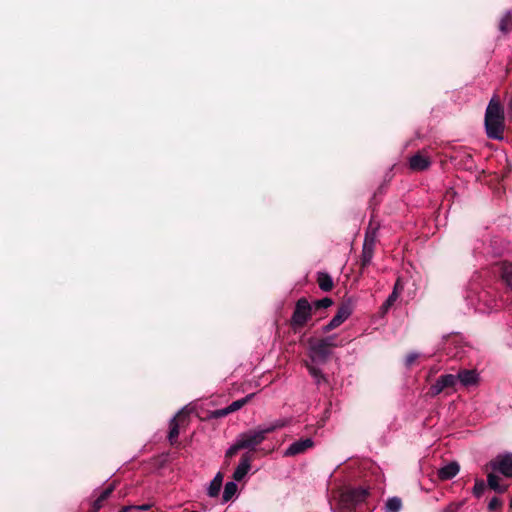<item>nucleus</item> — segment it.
<instances>
[{"label": "nucleus", "mask_w": 512, "mask_h": 512, "mask_svg": "<svg viewBox=\"0 0 512 512\" xmlns=\"http://www.w3.org/2000/svg\"><path fill=\"white\" fill-rule=\"evenodd\" d=\"M504 108L496 97L491 98L485 112V130L490 139L502 140L505 128Z\"/></svg>", "instance_id": "obj_1"}, {"label": "nucleus", "mask_w": 512, "mask_h": 512, "mask_svg": "<svg viewBox=\"0 0 512 512\" xmlns=\"http://www.w3.org/2000/svg\"><path fill=\"white\" fill-rule=\"evenodd\" d=\"M369 491L365 488H352L340 493L337 507H330L331 512H355L366 501Z\"/></svg>", "instance_id": "obj_2"}, {"label": "nucleus", "mask_w": 512, "mask_h": 512, "mask_svg": "<svg viewBox=\"0 0 512 512\" xmlns=\"http://www.w3.org/2000/svg\"><path fill=\"white\" fill-rule=\"evenodd\" d=\"M313 306L306 298H300L295 304L290 326L296 332L305 327L312 318Z\"/></svg>", "instance_id": "obj_3"}, {"label": "nucleus", "mask_w": 512, "mask_h": 512, "mask_svg": "<svg viewBox=\"0 0 512 512\" xmlns=\"http://www.w3.org/2000/svg\"><path fill=\"white\" fill-rule=\"evenodd\" d=\"M458 381L456 373H447L440 375L435 383L429 388V394L432 397L438 396L442 392H446L449 395L451 392L458 391Z\"/></svg>", "instance_id": "obj_4"}, {"label": "nucleus", "mask_w": 512, "mask_h": 512, "mask_svg": "<svg viewBox=\"0 0 512 512\" xmlns=\"http://www.w3.org/2000/svg\"><path fill=\"white\" fill-rule=\"evenodd\" d=\"M330 354H309V358L304 360L310 375L314 378L317 385L325 382L326 379L322 373L323 366L327 363Z\"/></svg>", "instance_id": "obj_5"}, {"label": "nucleus", "mask_w": 512, "mask_h": 512, "mask_svg": "<svg viewBox=\"0 0 512 512\" xmlns=\"http://www.w3.org/2000/svg\"><path fill=\"white\" fill-rule=\"evenodd\" d=\"M237 438L240 442V447L249 451H255L256 447L265 440L266 433L262 426H258L255 429L240 433Z\"/></svg>", "instance_id": "obj_6"}, {"label": "nucleus", "mask_w": 512, "mask_h": 512, "mask_svg": "<svg viewBox=\"0 0 512 512\" xmlns=\"http://www.w3.org/2000/svg\"><path fill=\"white\" fill-rule=\"evenodd\" d=\"M377 242V227H372L369 225V228L366 231L363 247H362V255H361V265L362 267L368 266L374 255V249Z\"/></svg>", "instance_id": "obj_7"}, {"label": "nucleus", "mask_w": 512, "mask_h": 512, "mask_svg": "<svg viewBox=\"0 0 512 512\" xmlns=\"http://www.w3.org/2000/svg\"><path fill=\"white\" fill-rule=\"evenodd\" d=\"M459 389L471 390L477 388L481 381L480 373L477 369L461 368L456 371Z\"/></svg>", "instance_id": "obj_8"}, {"label": "nucleus", "mask_w": 512, "mask_h": 512, "mask_svg": "<svg viewBox=\"0 0 512 512\" xmlns=\"http://www.w3.org/2000/svg\"><path fill=\"white\" fill-rule=\"evenodd\" d=\"M444 350H456L458 352H465L466 350L475 349V345L471 340H468L461 334L454 333L444 337Z\"/></svg>", "instance_id": "obj_9"}, {"label": "nucleus", "mask_w": 512, "mask_h": 512, "mask_svg": "<svg viewBox=\"0 0 512 512\" xmlns=\"http://www.w3.org/2000/svg\"><path fill=\"white\" fill-rule=\"evenodd\" d=\"M353 312V303L351 300H347L343 302L337 310L335 316L330 320V322L325 326L326 331H330L332 329L340 326L345 320H347Z\"/></svg>", "instance_id": "obj_10"}, {"label": "nucleus", "mask_w": 512, "mask_h": 512, "mask_svg": "<svg viewBox=\"0 0 512 512\" xmlns=\"http://www.w3.org/2000/svg\"><path fill=\"white\" fill-rule=\"evenodd\" d=\"M254 395H255L254 393L248 394L241 399L233 401L230 405H228L225 408L214 410L211 412L210 417L215 418V419L225 417L228 414L241 409L245 404H247L254 397Z\"/></svg>", "instance_id": "obj_11"}, {"label": "nucleus", "mask_w": 512, "mask_h": 512, "mask_svg": "<svg viewBox=\"0 0 512 512\" xmlns=\"http://www.w3.org/2000/svg\"><path fill=\"white\" fill-rule=\"evenodd\" d=\"M494 470L499 471L505 477H512V453L499 455L492 463Z\"/></svg>", "instance_id": "obj_12"}, {"label": "nucleus", "mask_w": 512, "mask_h": 512, "mask_svg": "<svg viewBox=\"0 0 512 512\" xmlns=\"http://www.w3.org/2000/svg\"><path fill=\"white\" fill-rule=\"evenodd\" d=\"M314 446L311 438L300 439L291 443L284 451V456L292 457L304 453Z\"/></svg>", "instance_id": "obj_13"}, {"label": "nucleus", "mask_w": 512, "mask_h": 512, "mask_svg": "<svg viewBox=\"0 0 512 512\" xmlns=\"http://www.w3.org/2000/svg\"><path fill=\"white\" fill-rule=\"evenodd\" d=\"M252 455L250 452H246L242 455L241 460L233 473V479L235 481H241L248 474L251 469Z\"/></svg>", "instance_id": "obj_14"}, {"label": "nucleus", "mask_w": 512, "mask_h": 512, "mask_svg": "<svg viewBox=\"0 0 512 512\" xmlns=\"http://www.w3.org/2000/svg\"><path fill=\"white\" fill-rule=\"evenodd\" d=\"M430 165L431 161L429 157L421 153H417L409 159V167L413 171H424L428 169Z\"/></svg>", "instance_id": "obj_15"}, {"label": "nucleus", "mask_w": 512, "mask_h": 512, "mask_svg": "<svg viewBox=\"0 0 512 512\" xmlns=\"http://www.w3.org/2000/svg\"><path fill=\"white\" fill-rule=\"evenodd\" d=\"M459 470L457 462H450L438 470V477L441 480H450L458 474Z\"/></svg>", "instance_id": "obj_16"}, {"label": "nucleus", "mask_w": 512, "mask_h": 512, "mask_svg": "<svg viewBox=\"0 0 512 512\" xmlns=\"http://www.w3.org/2000/svg\"><path fill=\"white\" fill-rule=\"evenodd\" d=\"M186 408L181 409L177 415L171 418L170 420V429L168 433V440L171 444H174L179 435V424L176 420L177 417H180V421H182V415L185 413Z\"/></svg>", "instance_id": "obj_17"}, {"label": "nucleus", "mask_w": 512, "mask_h": 512, "mask_svg": "<svg viewBox=\"0 0 512 512\" xmlns=\"http://www.w3.org/2000/svg\"><path fill=\"white\" fill-rule=\"evenodd\" d=\"M223 482V476L220 472H218L214 478L209 483V486L207 488V494L210 497H216L218 496L221 486Z\"/></svg>", "instance_id": "obj_18"}, {"label": "nucleus", "mask_w": 512, "mask_h": 512, "mask_svg": "<svg viewBox=\"0 0 512 512\" xmlns=\"http://www.w3.org/2000/svg\"><path fill=\"white\" fill-rule=\"evenodd\" d=\"M317 283L319 285V288L325 292L330 291L334 285L332 277L328 273H325V272L318 273Z\"/></svg>", "instance_id": "obj_19"}, {"label": "nucleus", "mask_w": 512, "mask_h": 512, "mask_svg": "<svg viewBox=\"0 0 512 512\" xmlns=\"http://www.w3.org/2000/svg\"><path fill=\"white\" fill-rule=\"evenodd\" d=\"M290 423V419L280 418L276 419L268 425L262 426L264 432L267 434L274 432L277 429L284 428Z\"/></svg>", "instance_id": "obj_20"}, {"label": "nucleus", "mask_w": 512, "mask_h": 512, "mask_svg": "<svg viewBox=\"0 0 512 512\" xmlns=\"http://www.w3.org/2000/svg\"><path fill=\"white\" fill-rule=\"evenodd\" d=\"M501 278L512 290V263L503 262L501 265Z\"/></svg>", "instance_id": "obj_21"}, {"label": "nucleus", "mask_w": 512, "mask_h": 512, "mask_svg": "<svg viewBox=\"0 0 512 512\" xmlns=\"http://www.w3.org/2000/svg\"><path fill=\"white\" fill-rule=\"evenodd\" d=\"M402 508V501L399 497H390L387 499L384 511L385 512H400Z\"/></svg>", "instance_id": "obj_22"}, {"label": "nucleus", "mask_w": 512, "mask_h": 512, "mask_svg": "<svg viewBox=\"0 0 512 512\" xmlns=\"http://www.w3.org/2000/svg\"><path fill=\"white\" fill-rule=\"evenodd\" d=\"M237 492V484L236 481H229L224 486V491L222 495L223 502H228L233 498V496Z\"/></svg>", "instance_id": "obj_23"}, {"label": "nucleus", "mask_w": 512, "mask_h": 512, "mask_svg": "<svg viewBox=\"0 0 512 512\" xmlns=\"http://www.w3.org/2000/svg\"><path fill=\"white\" fill-rule=\"evenodd\" d=\"M487 482L489 487L498 493H503L507 489V486L499 484V477L495 474L490 473L487 477Z\"/></svg>", "instance_id": "obj_24"}, {"label": "nucleus", "mask_w": 512, "mask_h": 512, "mask_svg": "<svg viewBox=\"0 0 512 512\" xmlns=\"http://www.w3.org/2000/svg\"><path fill=\"white\" fill-rule=\"evenodd\" d=\"M397 299H398V292L392 291V293L388 296L386 301L382 304V306L380 308L381 313L383 315L386 314Z\"/></svg>", "instance_id": "obj_25"}, {"label": "nucleus", "mask_w": 512, "mask_h": 512, "mask_svg": "<svg viewBox=\"0 0 512 512\" xmlns=\"http://www.w3.org/2000/svg\"><path fill=\"white\" fill-rule=\"evenodd\" d=\"M332 303H333V301L330 298L325 297L323 299L315 301L312 304V306H313V309L328 308L332 305Z\"/></svg>", "instance_id": "obj_26"}, {"label": "nucleus", "mask_w": 512, "mask_h": 512, "mask_svg": "<svg viewBox=\"0 0 512 512\" xmlns=\"http://www.w3.org/2000/svg\"><path fill=\"white\" fill-rule=\"evenodd\" d=\"M240 442L238 438L236 437L234 443L227 449L226 451V457H232L235 455L239 450H242L243 448L239 446Z\"/></svg>", "instance_id": "obj_27"}, {"label": "nucleus", "mask_w": 512, "mask_h": 512, "mask_svg": "<svg viewBox=\"0 0 512 512\" xmlns=\"http://www.w3.org/2000/svg\"><path fill=\"white\" fill-rule=\"evenodd\" d=\"M485 483L481 480V481H476L475 482V485L473 487V493L474 495L479 498L482 496V494L484 493L485 491Z\"/></svg>", "instance_id": "obj_28"}, {"label": "nucleus", "mask_w": 512, "mask_h": 512, "mask_svg": "<svg viewBox=\"0 0 512 512\" xmlns=\"http://www.w3.org/2000/svg\"><path fill=\"white\" fill-rule=\"evenodd\" d=\"M114 490V486L111 484L109 485L107 488H105L101 493L100 495L98 496V498L104 503L105 500H107L109 498V496L111 495V493L113 492Z\"/></svg>", "instance_id": "obj_29"}, {"label": "nucleus", "mask_w": 512, "mask_h": 512, "mask_svg": "<svg viewBox=\"0 0 512 512\" xmlns=\"http://www.w3.org/2000/svg\"><path fill=\"white\" fill-rule=\"evenodd\" d=\"M501 506H502V501L498 497L491 498L488 503V509L491 511L496 510Z\"/></svg>", "instance_id": "obj_30"}, {"label": "nucleus", "mask_w": 512, "mask_h": 512, "mask_svg": "<svg viewBox=\"0 0 512 512\" xmlns=\"http://www.w3.org/2000/svg\"><path fill=\"white\" fill-rule=\"evenodd\" d=\"M510 18H511V14L508 13V15L506 17L501 19L499 28H500V30L502 32H507L508 31L507 24H508V21L510 20Z\"/></svg>", "instance_id": "obj_31"}, {"label": "nucleus", "mask_w": 512, "mask_h": 512, "mask_svg": "<svg viewBox=\"0 0 512 512\" xmlns=\"http://www.w3.org/2000/svg\"><path fill=\"white\" fill-rule=\"evenodd\" d=\"M418 355L419 354H408L405 359V365L407 367L411 366L414 363V361L417 359Z\"/></svg>", "instance_id": "obj_32"}, {"label": "nucleus", "mask_w": 512, "mask_h": 512, "mask_svg": "<svg viewBox=\"0 0 512 512\" xmlns=\"http://www.w3.org/2000/svg\"><path fill=\"white\" fill-rule=\"evenodd\" d=\"M103 507V502L97 498L92 506V512H98Z\"/></svg>", "instance_id": "obj_33"}, {"label": "nucleus", "mask_w": 512, "mask_h": 512, "mask_svg": "<svg viewBox=\"0 0 512 512\" xmlns=\"http://www.w3.org/2000/svg\"><path fill=\"white\" fill-rule=\"evenodd\" d=\"M403 289L402 285L400 284V279H398L394 285L393 291L398 292V295L400 294L401 290Z\"/></svg>", "instance_id": "obj_34"}, {"label": "nucleus", "mask_w": 512, "mask_h": 512, "mask_svg": "<svg viewBox=\"0 0 512 512\" xmlns=\"http://www.w3.org/2000/svg\"><path fill=\"white\" fill-rule=\"evenodd\" d=\"M134 508H137V509L142 510V511H146V510L150 509V505L149 504H143L141 506H134Z\"/></svg>", "instance_id": "obj_35"}, {"label": "nucleus", "mask_w": 512, "mask_h": 512, "mask_svg": "<svg viewBox=\"0 0 512 512\" xmlns=\"http://www.w3.org/2000/svg\"><path fill=\"white\" fill-rule=\"evenodd\" d=\"M134 508V506H126V507H123L122 511L121 512H128L130 509Z\"/></svg>", "instance_id": "obj_36"}]
</instances>
